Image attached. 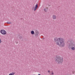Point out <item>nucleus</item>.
Instances as JSON below:
<instances>
[{
    "label": "nucleus",
    "mask_w": 75,
    "mask_h": 75,
    "mask_svg": "<svg viewBox=\"0 0 75 75\" xmlns=\"http://www.w3.org/2000/svg\"><path fill=\"white\" fill-rule=\"evenodd\" d=\"M54 42H56L57 45L59 46L60 47H64L65 45V43H64V39L62 38H59L57 39V38H54Z\"/></svg>",
    "instance_id": "obj_1"
},
{
    "label": "nucleus",
    "mask_w": 75,
    "mask_h": 75,
    "mask_svg": "<svg viewBox=\"0 0 75 75\" xmlns=\"http://www.w3.org/2000/svg\"><path fill=\"white\" fill-rule=\"evenodd\" d=\"M68 46L70 49L71 48L72 50H75V43L74 40H71L69 41L68 42Z\"/></svg>",
    "instance_id": "obj_2"
},
{
    "label": "nucleus",
    "mask_w": 75,
    "mask_h": 75,
    "mask_svg": "<svg viewBox=\"0 0 75 75\" xmlns=\"http://www.w3.org/2000/svg\"><path fill=\"white\" fill-rule=\"evenodd\" d=\"M63 58L58 56L56 57L55 61L57 64H61L63 62Z\"/></svg>",
    "instance_id": "obj_3"
},
{
    "label": "nucleus",
    "mask_w": 75,
    "mask_h": 75,
    "mask_svg": "<svg viewBox=\"0 0 75 75\" xmlns=\"http://www.w3.org/2000/svg\"><path fill=\"white\" fill-rule=\"evenodd\" d=\"M35 35L36 38L38 37V34H39V32H38L37 30H36L35 32Z\"/></svg>",
    "instance_id": "obj_4"
},
{
    "label": "nucleus",
    "mask_w": 75,
    "mask_h": 75,
    "mask_svg": "<svg viewBox=\"0 0 75 75\" xmlns=\"http://www.w3.org/2000/svg\"><path fill=\"white\" fill-rule=\"evenodd\" d=\"M1 33L2 34H3L4 35L6 34V31L4 30H1Z\"/></svg>",
    "instance_id": "obj_5"
},
{
    "label": "nucleus",
    "mask_w": 75,
    "mask_h": 75,
    "mask_svg": "<svg viewBox=\"0 0 75 75\" xmlns=\"http://www.w3.org/2000/svg\"><path fill=\"white\" fill-rule=\"evenodd\" d=\"M37 8H38V4H37L35 6V7L34 8V11H36V10H37Z\"/></svg>",
    "instance_id": "obj_6"
},
{
    "label": "nucleus",
    "mask_w": 75,
    "mask_h": 75,
    "mask_svg": "<svg viewBox=\"0 0 75 75\" xmlns=\"http://www.w3.org/2000/svg\"><path fill=\"white\" fill-rule=\"evenodd\" d=\"M52 17L53 18V19L54 20H55L56 19H57V16H56V15H53L52 16Z\"/></svg>",
    "instance_id": "obj_7"
},
{
    "label": "nucleus",
    "mask_w": 75,
    "mask_h": 75,
    "mask_svg": "<svg viewBox=\"0 0 75 75\" xmlns=\"http://www.w3.org/2000/svg\"><path fill=\"white\" fill-rule=\"evenodd\" d=\"M35 33H34V31L33 30H32L31 31V34H32V35H34Z\"/></svg>",
    "instance_id": "obj_8"
},
{
    "label": "nucleus",
    "mask_w": 75,
    "mask_h": 75,
    "mask_svg": "<svg viewBox=\"0 0 75 75\" xmlns=\"http://www.w3.org/2000/svg\"><path fill=\"white\" fill-rule=\"evenodd\" d=\"M15 74V72H13L12 73H10L9 75H14Z\"/></svg>",
    "instance_id": "obj_9"
},
{
    "label": "nucleus",
    "mask_w": 75,
    "mask_h": 75,
    "mask_svg": "<svg viewBox=\"0 0 75 75\" xmlns=\"http://www.w3.org/2000/svg\"><path fill=\"white\" fill-rule=\"evenodd\" d=\"M47 8H45V9H44V11L45 12H47Z\"/></svg>",
    "instance_id": "obj_10"
},
{
    "label": "nucleus",
    "mask_w": 75,
    "mask_h": 75,
    "mask_svg": "<svg viewBox=\"0 0 75 75\" xmlns=\"http://www.w3.org/2000/svg\"><path fill=\"white\" fill-rule=\"evenodd\" d=\"M6 23H7V24H11V23L10 22H7Z\"/></svg>",
    "instance_id": "obj_11"
},
{
    "label": "nucleus",
    "mask_w": 75,
    "mask_h": 75,
    "mask_svg": "<svg viewBox=\"0 0 75 75\" xmlns=\"http://www.w3.org/2000/svg\"><path fill=\"white\" fill-rule=\"evenodd\" d=\"M19 38L20 39H21H21H23V37H21V36H20L19 37Z\"/></svg>",
    "instance_id": "obj_12"
},
{
    "label": "nucleus",
    "mask_w": 75,
    "mask_h": 75,
    "mask_svg": "<svg viewBox=\"0 0 75 75\" xmlns=\"http://www.w3.org/2000/svg\"><path fill=\"white\" fill-rule=\"evenodd\" d=\"M52 73L51 74V75H54V73L53 72V71H52Z\"/></svg>",
    "instance_id": "obj_13"
},
{
    "label": "nucleus",
    "mask_w": 75,
    "mask_h": 75,
    "mask_svg": "<svg viewBox=\"0 0 75 75\" xmlns=\"http://www.w3.org/2000/svg\"><path fill=\"white\" fill-rule=\"evenodd\" d=\"M1 40L0 39V44H1Z\"/></svg>",
    "instance_id": "obj_14"
},
{
    "label": "nucleus",
    "mask_w": 75,
    "mask_h": 75,
    "mask_svg": "<svg viewBox=\"0 0 75 75\" xmlns=\"http://www.w3.org/2000/svg\"><path fill=\"white\" fill-rule=\"evenodd\" d=\"M47 72L48 73H50V70H48L47 71Z\"/></svg>",
    "instance_id": "obj_15"
},
{
    "label": "nucleus",
    "mask_w": 75,
    "mask_h": 75,
    "mask_svg": "<svg viewBox=\"0 0 75 75\" xmlns=\"http://www.w3.org/2000/svg\"><path fill=\"white\" fill-rule=\"evenodd\" d=\"M48 6H50V4H48Z\"/></svg>",
    "instance_id": "obj_16"
},
{
    "label": "nucleus",
    "mask_w": 75,
    "mask_h": 75,
    "mask_svg": "<svg viewBox=\"0 0 75 75\" xmlns=\"http://www.w3.org/2000/svg\"><path fill=\"white\" fill-rule=\"evenodd\" d=\"M38 75H41V74H39Z\"/></svg>",
    "instance_id": "obj_17"
},
{
    "label": "nucleus",
    "mask_w": 75,
    "mask_h": 75,
    "mask_svg": "<svg viewBox=\"0 0 75 75\" xmlns=\"http://www.w3.org/2000/svg\"><path fill=\"white\" fill-rule=\"evenodd\" d=\"M43 40H44V38H43Z\"/></svg>",
    "instance_id": "obj_18"
},
{
    "label": "nucleus",
    "mask_w": 75,
    "mask_h": 75,
    "mask_svg": "<svg viewBox=\"0 0 75 75\" xmlns=\"http://www.w3.org/2000/svg\"><path fill=\"white\" fill-rule=\"evenodd\" d=\"M33 8H34V7H33Z\"/></svg>",
    "instance_id": "obj_19"
}]
</instances>
